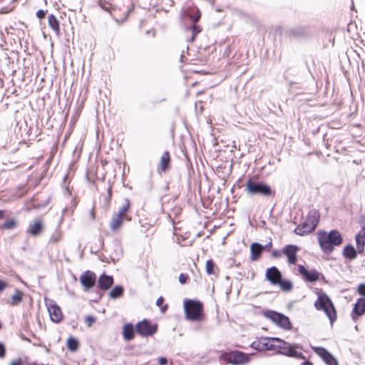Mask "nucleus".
<instances>
[{"label": "nucleus", "instance_id": "1", "mask_svg": "<svg viewBox=\"0 0 365 365\" xmlns=\"http://www.w3.org/2000/svg\"><path fill=\"white\" fill-rule=\"evenodd\" d=\"M318 241L322 251L324 253L330 254L333 252L335 246H339L342 243L343 238L338 230H333L329 233L324 231L319 232Z\"/></svg>", "mask_w": 365, "mask_h": 365}, {"label": "nucleus", "instance_id": "2", "mask_svg": "<svg viewBox=\"0 0 365 365\" xmlns=\"http://www.w3.org/2000/svg\"><path fill=\"white\" fill-rule=\"evenodd\" d=\"M287 342L279 338H261L252 344V347L258 351L282 349Z\"/></svg>", "mask_w": 365, "mask_h": 365}, {"label": "nucleus", "instance_id": "3", "mask_svg": "<svg viewBox=\"0 0 365 365\" xmlns=\"http://www.w3.org/2000/svg\"><path fill=\"white\" fill-rule=\"evenodd\" d=\"M314 307L317 310H323L331 324L336 320V312L334 306L326 294H319L317 300L314 302Z\"/></svg>", "mask_w": 365, "mask_h": 365}, {"label": "nucleus", "instance_id": "4", "mask_svg": "<svg viewBox=\"0 0 365 365\" xmlns=\"http://www.w3.org/2000/svg\"><path fill=\"white\" fill-rule=\"evenodd\" d=\"M185 317L192 322L200 321L202 319V304L196 300L187 299L184 302Z\"/></svg>", "mask_w": 365, "mask_h": 365}, {"label": "nucleus", "instance_id": "5", "mask_svg": "<svg viewBox=\"0 0 365 365\" xmlns=\"http://www.w3.org/2000/svg\"><path fill=\"white\" fill-rule=\"evenodd\" d=\"M245 185L247 193L251 195H260L269 197L274 195V194L269 185L263 182L257 181L252 178L247 180Z\"/></svg>", "mask_w": 365, "mask_h": 365}, {"label": "nucleus", "instance_id": "6", "mask_svg": "<svg viewBox=\"0 0 365 365\" xmlns=\"http://www.w3.org/2000/svg\"><path fill=\"white\" fill-rule=\"evenodd\" d=\"M264 315L284 329L289 330L292 327L289 318L282 313L273 310H267L264 312Z\"/></svg>", "mask_w": 365, "mask_h": 365}, {"label": "nucleus", "instance_id": "7", "mask_svg": "<svg viewBox=\"0 0 365 365\" xmlns=\"http://www.w3.org/2000/svg\"><path fill=\"white\" fill-rule=\"evenodd\" d=\"M158 329L156 324H151L149 320L143 319L139 322L135 326L136 332L142 336H148L153 335Z\"/></svg>", "mask_w": 365, "mask_h": 365}, {"label": "nucleus", "instance_id": "8", "mask_svg": "<svg viewBox=\"0 0 365 365\" xmlns=\"http://www.w3.org/2000/svg\"><path fill=\"white\" fill-rule=\"evenodd\" d=\"M46 305L52 322L59 323L63 319V314L60 307L52 299H45Z\"/></svg>", "mask_w": 365, "mask_h": 365}, {"label": "nucleus", "instance_id": "9", "mask_svg": "<svg viewBox=\"0 0 365 365\" xmlns=\"http://www.w3.org/2000/svg\"><path fill=\"white\" fill-rule=\"evenodd\" d=\"M298 271L299 274L302 276L303 279L309 282H315L322 278H324V276L322 273L319 272L317 269H307L303 265L298 266Z\"/></svg>", "mask_w": 365, "mask_h": 365}, {"label": "nucleus", "instance_id": "10", "mask_svg": "<svg viewBox=\"0 0 365 365\" xmlns=\"http://www.w3.org/2000/svg\"><path fill=\"white\" fill-rule=\"evenodd\" d=\"M80 282L83 287V290L88 291L95 285L96 275L93 272L87 270L80 276Z\"/></svg>", "mask_w": 365, "mask_h": 365}, {"label": "nucleus", "instance_id": "11", "mask_svg": "<svg viewBox=\"0 0 365 365\" xmlns=\"http://www.w3.org/2000/svg\"><path fill=\"white\" fill-rule=\"evenodd\" d=\"M297 349H302V347L299 344H292L289 345L288 346H286L285 345L284 348L282 349L283 351H281L279 353L287 356L305 359V356L302 352L297 351L296 350Z\"/></svg>", "mask_w": 365, "mask_h": 365}, {"label": "nucleus", "instance_id": "12", "mask_svg": "<svg viewBox=\"0 0 365 365\" xmlns=\"http://www.w3.org/2000/svg\"><path fill=\"white\" fill-rule=\"evenodd\" d=\"M365 314V298H359L354 305L353 310L351 314V319L356 322L359 317Z\"/></svg>", "mask_w": 365, "mask_h": 365}, {"label": "nucleus", "instance_id": "13", "mask_svg": "<svg viewBox=\"0 0 365 365\" xmlns=\"http://www.w3.org/2000/svg\"><path fill=\"white\" fill-rule=\"evenodd\" d=\"M299 248L294 245H287L283 247V255L287 257V261L290 264H295L297 262V253Z\"/></svg>", "mask_w": 365, "mask_h": 365}, {"label": "nucleus", "instance_id": "14", "mask_svg": "<svg viewBox=\"0 0 365 365\" xmlns=\"http://www.w3.org/2000/svg\"><path fill=\"white\" fill-rule=\"evenodd\" d=\"M314 351L327 365H338L336 359L326 349L317 347Z\"/></svg>", "mask_w": 365, "mask_h": 365}, {"label": "nucleus", "instance_id": "15", "mask_svg": "<svg viewBox=\"0 0 365 365\" xmlns=\"http://www.w3.org/2000/svg\"><path fill=\"white\" fill-rule=\"evenodd\" d=\"M287 34L290 37L301 38L309 36L310 31L307 26H296L288 29Z\"/></svg>", "mask_w": 365, "mask_h": 365}, {"label": "nucleus", "instance_id": "16", "mask_svg": "<svg viewBox=\"0 0 365 365\" xmlns=\"http://www.w3.org/2000/svg\"><path fill=\"white\" fill-rule=\"evenodd\" d=\"M282 278L279 269L274 266L268 268L266 271V279L273 285H277Z\"/></svg>", "mask_w": 365, "mask_h": 365}, {"label": "nucleus", "instance_id": "17", "mask_svg": "<svg viewBox=\"0 0 365 365\" xmlns=\"http://www.w3.org/2000/svg\"><path fill=\"white\" fill-rule=\"evenodd\" d=\"M250 361V357L247 354L236 351L232 352L230 355V361L234 364H243Z\"/></svg>", "mask_w": 365, "mask_h": 365}, {"label": "nucleus", "instance_id": "18", "mask_svg": "<svg viewBox=\"0 0 365 365\" xmlns=\"http://www.w3.org/2000/svg\"><path fill=\"white\" fill-rule=\"evenodd\" d=\"M114 283V279L112 276L107 275L105 273L102 274L98 280V287L102 290H108L111 287Z\"/></svg>", "mask_w": 365, "mask_h": 365}, {"label": "nucleus", "instance_id": "19", "mask_svg": "<svg viewBox=\"0 0 365 365\" xmlns=\"http://www.w3.org/2000/svg\"><path fill=\"white\" fill-rule=\"evenodd\" d=\"M124 221H127V218L120 216L119 215L113 214L110 223V229L113 231H117L121 228Z\"/></svg>", "mask_w": 365, "mask_h": 365}, {"label": "nucleus", "instance_id": "20", "mask_svg": "<svg viewBox=\"0 0 365 365\" xmlns=\"http://www.w3.org/2000/svg\"><path fill=\"white\" fill-rule=\"evenodd\" d=\"M319 217L320 215L319 211L316 209H312L309 212L305 221L307 222L312 228L315 229L318 225Z\"/></svg>", "mask_w": 365, "mask_h": 365}, {"label": "nucleus", "instance_id": "21", "mask_svg": "<svg viewBox=\"0 0 365 365\" xmlns=\"http://www.w3.org/2000/svg\"><path fill=\"white\" fill-rule=\"evenodd\" d=\"M42 230V222L40 220H37L34 223L29 225L26 232L31 235L36 237L41 234Z\"/></svg>", "mask_w": 365, "mask_h": 365}, {"label": "nucleus", "instance_id": "22", "mask_svg": "<svg viewBox=\"0 0 365 365\" xmlns=\"http://www.w3.org/2000/svg\"><path fill=\"white\" fill-rule=\"evenodd\" d=\"M262 252V245L258 242H253L250 246V260L257 261Z\"/></svg>", "mask_w": 365, "mask_h": 365}, {"label": "nucleus", "instance_id": "23", "mask_svg": "<svg viewBox=\"0 0 365 365\" xmlns=\"http://www.w3.org/2000/svg\"><path fill=\"white\" fill-rule=\"evenodd\" d=\"M170 153L168 151L164 152L163 155L160 158L159 167H158V172H165L167 170L170 168Z\"/></svg>", "mask_w": 365, "mask_h": 365}, {"label": "nucleus", "instance_id": "24", "mask_svg": "<svg viewBox=\"0 0 365 365\" xmlns=\"http://www.w3.org/2000/svg\"><path fill=\"white\" fill-rule=\"evenodd\" d=\"M130 208V202L128 198H125L123 205L119 207L118 211L115 214L127 218V221H130L131 217L128 215Z\"/></svg>", "mask_w": 365, "mask_h": 365}, {"label": "nucleus", "instance_id": "25", "mask_svg": "<svg viewBox=\"0 0 365 365\" xmlns=\"http://www.w3.org/2000/svg\"><path fill=\"white\" fill-rule=\"evenodd\" d=\"M314 230L307 222L304 221L302 224L298 225L294 232L297 235L303 236L311 233Z\"/></svg>", "mask_w": 365, "mask_h": 365}, {"label": "nucleus", "instance_id": "26", "mask_svg": "<svg viewBox=\"0 0 365 365\" xmlns=\"http://www.w3.org/2000/svg\"><path fill=\"white\" fill-rule=\"evenodd\" d=\"M123 336L125 341H130L134 338L135 330L132 324L128 323L123 326Z\"/></svg>", "mask_w": 365, "mask_h": 365}, {"label": "nucleus", "instance_id": "27", "mask_svg": "<svg viewBox=\"0 0 365 365\" xmlns=\"http://www.w3.org/2000/svg\"><path fill=\"white\" fill-rule=\"evenodd\" d=\"M48 23L49 27L56 34H60V24L58 20L53 14H50L48 16Z\"/></svg>", "mask_w": 365, "mask_h": 365}, {"label": "nucleus", "instance_id": "28", "mask_svg": "<svg viewBox=\"0 0 365 365\" xmlns=\"http://www.w3.org/2000/svg\"><path fill=\"white\" fill-rule=\"evenodd\" d=\"M343 255L347 259H354L356 257L357 252L353 245H348L344 248Z\"/></svg>", "mask_w": 365, "mask_h": 365}, {"label": "nucleus", "instance_id": "29", "mask_svg": "<svg viewBox=\"0 0 365 365\" xmlns=\"http://www.w3.org/2000/svg\"><path fill=\"white\" fill-rule=\"evenodd\" d=\"M124 292V289L122 286L117 285L114 287L109 292V297L111 299H115L120 297Z\"/></svg>", "mask_w": 365, "mask_h": 365}, {"label": "nucleus", "instance_id": "30", "mask_svg": "<svg viewBox=\"0 0 365 365\" xmlns=\"http://www.w3.org/2000/svg\"><path fill=\"white\" fill-rule=\"evenodd\" d=\"M277 285L280 287V288L285 292H289L293 289V284L290 280L281 279L277 283Z\"/></svg>", "mask_w": 365, "mask_h": 365}, {"label": "nucleus", "instance_id": "31", "mask_svg": "<svg viewBox=\"0 0 365 365\" xmlns=\"http://www.w3.org/2000/svg\"><path fill=\"white\" fill-rule=\"evenodd\" d=\"M79 347V341L74 337H69L67 340V348L71 351H76Z\"/></svg>", "mask_w": 365, "mask_h": 365}, {"label": "nucleus", "instance_id": "32", "mask_svg": "<svg viewBox=\"0 0 365 365\" xmlns=\"http://www.w3.org/2000/svg\"><path fill=\"white\" fill-rule=\"evenodd\" d=\"M23 292L19 289H16L14 294L11 297V305L15 306L18 305L22 302L23 299Z\"/></svg>", "mask_w": 365, "mask_h": 365}, {"label": "nucleus", "instance_id": "33", "mask_svg": "<svg viewBox=\"0 0 365 365\" xmlns=\"http://www.w3.org/2000/svg\"><path fill=\"white\" fill-rule=\"evenodd\" d=\"M192 31V36L189 38V42H193L195 39V36L201 32L202 29L200 26L194 24L192 26L189 28Z\"/></svg>", "mask_w": 365, "mask_h": 365}, {"label": "nucleus", "instance_id": "34", "mask_svg": "<svg viewBox=\"0 0 365 365\" xmlns=\"http://www.w3.org/2000/svg\"><path fill=\"white\" fill-rule=\"evenodd\" d=\"M355 239L356 244L365 245V229L361 227V230L356 234Z\"/></svg>", "mask_w": 365, "mask_h": 365}, {"label": "nucleus", "instance_id": "35", "mask_svg": "<svg viewBox=\"0 0 365 365\" xmlns=\"http://www.w3.org/2000/svg\"><path fill=\"white\" fill-rule=\"evenodd\" d=\"M17 225L16 222L14 220H11L9 221L5 222L3 223L1 226L2 229L6 230H13L14 229Z\"/></svg>", "mask_w": 365, "mask_h": 365}, {"label": "nucleus", "instance_id": "36", "mask_svg": "<svg viewBox=\"0 0 365 365\" xmlns=\"http://www.w3.org/2000/svg\"><path fill=\"white\" fill-rule=\"evenodd\" d=\"M62 238V234L60 231H55L51 238H50V242L51 243H58V242L61 241Z\"/></svg>", "mask_w": 365, "mask_h": 365}, {"label": "nucleus", "instance_id": "37", "mask_svg": "<svg viewBox=\"0 0 365 365\" xmlns=\"http://www.w3.org/2000/svg\"><path fill=\"white\" fill-rule=\"evenodd\" d=\"M215 264L212 259H209L206 262V272L208 274H212L215 273L214 269Z\"/></svg>", "mask_w": 365, "mask_h": 365}, {"label": "nucleus", "instance_id": "38", "mask_svg": "<svg viewBox=\"0 0 365 365\" xmlns=\"http://www.w3.org/2000/svg\"><path fill=\"white\" fill-rule=\"evenodd\" d=\"M200 16H201V14H200V12L199 10H197L193 14H189V18L190 19V20L192 21V22L193 24H196L200 20Z\"/></svg>", "mask_w": 365, "mask_h": 365}, {"label": "nucleus", "instance_id": "39", "mask_svg": "<svg viewBox=\"0 0 365 365\" xmlns=\"http://www.w3.org/2000/svg\"><path fill=\"white\" fill-rule=\"evenodd\" d=\"M358 293L365 298V283L360 284L357 289Z\"/></svg>", "mask_w": 365, "mask_h": 365}, {"label": "nucleus", "instance_id": "40", "mask_svg": "<svg viewBox=\"0 0 365 365\" xmlns=\"http://www.w3.org/2000/svg\"><path fill=\"white\" fill-rule=\"evenodd\" d=\"M283 255V249L282 250H274L272 252V257L274 258H279Z\"/></svg>", "mask_w": 365, "mask_h": 365}, {"label": "nucleus", "instance_id": "41", "mask_svg": "<svg viewBox=\"0 0 365 365\" xmlns=\"http://www.w3.org/2000/svg\"><path fill=\"white\" fill-rule=\"evenodd\" d=\"M96 322V318L93 316H88L85 319V322L88 327H91Z\"/></svg>", "mask_w": 365, "mask_h": 365}, {"label": "nucleus", "instance_id": "42", "mask_svg": "<svg viewBox=\"0 0 365 365\" xmlns=\"http://www.w3.org/2000/svg\"><path fill=\"white\" fill-rule=\"evenodd\" d=\"M47 10L40 9L36 12V16L41 20L45 18Z\"/></svg>", "mask_w": 365, "mask_h": 365}, {"label": "nucleus", "instance_id": "43", "mask_svg": "<svg viewBox=\"0 0 365 365\" xmlns=\"http://www.w3.org/2000/svg\"><path fill=\"white\" fill-rule=\"evenodd\" d=\"M9 365H24V361L21 358L14 359Z\"/></svg>", "mask_w": 365, "mask_h": 365}, {"label": "nucleus", "instance_id": "44", "mask_svg": "<svg viewBox=\"0 0 365 365\" xmlns=\"http://www.w3.org/2000/svg\"><path fill=\"white\" fill-rule=\"evenodd\" d=\"M188 279V276L187 274H185L183 273H181L179 276V282L181 283V284H185L187 280Z\"/></svg>", "mask_w": 365, "mask_h": 365}, {"label": "nucleus", "instance_id": "45", "mask_svg": "<svg viewBox=\"0 0 365 365\" xmlns=\"http://www.w3.org/2000/svg\"><path fill=\"white\" fill-rule=\"evenodd\" d=\"M6 356V348L4 345L0 342V358L3 359Z\"/></svg>", "mask_w": 365, "mask_h": 365}, {"label": "nucleus", "instance_id": "46", "mask_svg": "<svg viewBox=\"0 0 365 365\" xmlns=\"http://www.w3.org/2000/svg\"><path fill=\"white\" fill-rule=\"evenodd\" d=\"M272 247V242L270 241L267 244H266L265 245H262V251L263 250H267V251L269 252V251H270Z\"/></svg>", "mask_w": 365, "mask_h": 365}, {"label": "nucleus", "instance_id": "47", "mask_svg": "<svg viewBox=\"0 0 365 365\" xmlns=\"http://www.w3.org/2000/svg\"><path fill=\"white\" fill-rule=\"evenodd\" d=\"M158 363L160 365H166L168 364V359L165 357H160L158 359Z\"/></svg>", "mask_w": 365, "mask_h": 365}, {"label": "nucleus", "instance_id": "48", "mask_svg": "<svg viewBox=\"0 0 365 365\" xmlns=\"http://www.w3.org/2000/svg\"><path fill=\"white\" fill-rule=\"evenodd\" d=\"M7 284L6 282L3 280H0V292H2L4 290V289L6 287Z\"/></svg>", "mask_w": 365, "mask_h": 365}, {"label": "nucleus", "instance_id": "49", "mask_svg": "<svg viewBox=\"0 0 365 365\" xmlns=\"http://www.w3.org/2000/svg\"><path fill=\"white\" fill-rule=\"evenodd\" d=\"M364 245H362L361 243L356 244L357 250L359 253H361L364 251Z\"/></svg>", "mask_w": 365, "mask_h": 365}, {"label": "nucleus", "instance_id": "50", "mask_svg": "<svg viewBox=\"0 0 365 365\" xmlns=\"http://www.w3.org/2000/svg\"><path fill=\"white\" fill-rule=\"evenodd\" d=\"M360 223L362 228L365 229V213L361 216Z\"/></svg>", "mask_w": 365, "mask_h": 365}, {"label": "nucleus", "instance_id": "51", "mask_svg": "<svg viewBox=\"0 0 365 365\" xmlns=\"http://www.w3.org/2000/svg\"><path fill=\"white\" fill-rule=\"evenodd\" d=\"M164 302V298L163 297H160L156 301V305L160 307Z\"/></svg>", "mask_w": 365, "mask_h": 365}, {"label": "nucleus", "instance_id": "52", "mask_svg": "<svg viewBox=\"0 0 365 365\" xmlns=\"http://www.w3.org/2000/svg\"><path fill=\"white\" fill-rule=\"evenodd\" d=\"M112 197V189L111 187H110L108 189V196H107V200L108 201H109L110 200Z\"/></svg>", "mask_w": 365, "mask_h": 365}, {"label": "nucleus", "instance_id": "53", "mask_svg": "<svg viewBox=\"0 0 365 365\" xmlns=\"http://www.w3.org/2000/svg\"><path fill=\"white\" fill-rule=\"evenodd\" d=\"M168 304H165V305L162 306V307H161V309H161V312H162L163 313L165 312H166V310L168 309Z\"/></svg>", "mask_w": 365, "mask_h": 365}, {"label": "nucleus", "instance_id": "54", "mask_svg": "<svg viewBox=\"0 0 365 365\" xmlns=\"http://www.w3.org/2000/svg\"><path fill=\"white\" fill-rule=\"evenodd\" d=\"M19 189L22 190V192H21V195L25 194L26 192H27V189L26 187V186H22L21 187H19Z\"/></svg>", "mask_w": 365, "mask_h": 365}, {"label": "nucleus", "instance_id": "55", "mask_svg": "<svg viewBox=\"0 0 365 365\" xmlns=\"http://www.w3.org/2000/svg\"><path fill=\"white\" fill-rule=\"evenodd\" d=\"M4 211L0 210V219L4 218Z\"/></svg>", "mask_w": 365, "mask_h": 365}, {"label": "nucleus", "instance_id": "56", "mask_svg": "<svg viewBox=\"0 0 365 365\" xmlns=\"http://www.w3.org/2000/svg\"><path fill=\"white\" fill-rule=\"evenodd\" d=\"M302 365H313L310 361H304Z\"/></svg>", "mask_w": 365, "mask_h": 365}, {"label": "nucleus", "instance_id": "57", "mask_svg": "<svg viewBox=\"0 0 365 365\" xmlns=\"http://www.w3.org/2000/svg\"><path fill=\"white\" fill-rule=\"evenodd\" d=\"M4 13H7V11H6L4 9H1L0 11V14H4Z\"/></svg>", "mask_w": 365, "mask_h": 365}, {"label": "nucleus", "instance_id": "58", "mask_svg": "<svg viewBox=\"0 0 365 365\" xmlns=\"http://www.w3.org/2000/svg\"><path fill=\"white\" fill-rule=\"evenodd\" d=\"M97 294L98 295V299H101L102 297V296H103V294L101 293V292H98Z\"/></svg>", "mask_w": 365, "mask_h": 365}]
</instances>
